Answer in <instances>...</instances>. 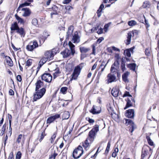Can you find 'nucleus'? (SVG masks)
Returning <instances> with one entry per match:
<instances>
[{"instance_id":"f257e3e1","label":"nucleus","mask_w":159,"mask_h":159,"mask_svg":"<svg viewBox=\"0 0 159 159\" xmlns=\"http://www.w3.org/2000/svg\"><path fill=\"white\" fill-rule=\"evenodd\" d=\"M99 126L96 125L94 127L90 130L88 134V139H89V141L91 143H92L95 138L96 136L97 133L99 131Z\"/></svg>"},{"instance_id":"f03ea898","label":"nucleus","mask_w":159,"mask_h":159,"mask_svg":"<svg viewBox=\"0 0 159 159\" xmlns=\"http://www.w3.org/2000/svg\"><path fill=\"white\" fill-rule=\"evenodd\" d=\"M35 92L34 93L33 100L34 101H36L37 100L39 99L42 97L45 94L46 90L44 88L39 89H35Z\"/></svg>"},{"instance_id":"7ed1b4c3","label":"nucleus","mask_w":159,"mask_h":159,"mask_svg":"<svg viewBox=\"0 0 159 159\" xmlns=\"http://www.w3.org/2000/svg\"><path fill=\"white\" fill-rule=\"evenodd\" d=\"M83 148L79 145L77 148L74 150L73 152V157L75 159L79 158L83 154Z\"/></svg>"},{"instance_id":"20e7f679","label":"nucleus","mask_w":159,"mask_h":159,"mask_svg":"<svg viewBox=\"0 0 159 159\" xmlns=\"http://www.w3.org/2000/svg\"><path fill=\"white\" fill-rule=\"evenodd\" d=\"M38 46L37 42L35 40H34L30 42L29 44L26 46V49L28 51H32Z\"/></svg>"},{"instance_id":"39448f33","label":"nucleus","mask_w":159,"mask_h":159,"mask_svg":"<svg viewBox=\"0 0 159 159\" xmlns=\"http://www.w3.org/2000/svg\"><path fill=\"white\" fill-rule=\"evenodd\" d=\"M81 68L79 66H77L75 68L73 72L71 75L72 77L71 80H75L77 79V77L80 75Z\"/></svg>"},{"instance_id":"423d86ee","label":"nucleus","mask_w":159,"mask_h":159,"mask_svg":"<svg viewBox=\"0 0 159 159\" xmlns=\"http://www.w3.org/2000/svg\"><path fill=\"white\" fill-rule=\"evenodd\" d=\"M52 79V75L49 73H44L41 76L42 80L48 83L51 82Z\"/></svg>"},{"instance_id":"0eeeda50","label":"nucleus","mask_w":159,"mask_h":159,"mask_svg":"<svg viewBox=\"0 0 159 159\" xmlns=\"http://www.w3.org/2000/svg\"><path fill=\"white\" fill-rule=\"evenodd\" d=\"M125 121V124L127 125H130V127L129 129L131 131V132L132 133L134 131V129L136 128V126L131 120L126 119Z\"/></svg>"},{"instance_id":"6e6552de","label":"nucleus","mask_w":159,"mask_h":159,"mask_svg":"<svg viewBox=\"0 0 159 159\" xmlns=\"http://www.w3.org/2000/svg\"><path fill=\"white\" fill-rule=\"evenodd\" d=\"M72 41L74 43H78L80 41V37L77 31L75 32L73 35Z\"/></svg>"},{"instance_id":"1a4fd4ad","label":"nucleus","mask_w":159,"mask_h":159,"mask_svg":"<svg viewBox=\"0 0 159 159\" xmlns=\"http://www.w3.org/2000/svg\"><path fill=\"white\" fill-rule=\"evenodd\" d=\"M101 108L99 106H95L93 105L92 109L90 110V112L93 114H99L101 111Z\"/></svg>"},{"instance_id":"9d476101","label":"nucleus","mask_w":159,"mask_h":159,"mask_svg":"<svg viewBox=\"0 0 159 159\" xmlns=\"http://www.w3.org/2000/svg\"><path fill=\"white\" fill-rule=\"evenodd\" d=\"M60 117V115L58 114H56L55 115L51 116L47 119L46 121L47 123L50 124L53 122L56 119L59 118Z\"/></svg>"},{"instance_id":"9b49d317","label":"nucleus","mask_w":159,"mask_h":159,"mask_svg":"<svg viewBox=\"0 0 159 159\" xmlns=\"http://www.w3.org/2000/svg\"><path fill=\"white\" fill-rule=\"evenodd\" d=\"M50 9V11H52L50 13L51 16L52 18L53 15H56L58 14V8L56 5H54Z\"/></svg>"},{"instance_id":"f8f14e48","label":"nucleus","mask_w":159,"mask_h":159,"mask_svg":"<svg viewBox=\"0 0 159 159\" xmlns=\"http://www.w3.org/2000/svg\"><path fill=\"white\" fill-rule=\"evenodd\" d=\"M125 115L129 118H133L134 116V111L133 109H129L126 111Z\"/></svg>"},{"instance_id":"ddd939ff","label":"nucleus","mask_w":159,"mask_h":159,"mask_svg":"<svg viewBox=\"0 0 159 159\" xmlns=\"http://www.w3.org/2000/svg\"><path fill=\"white\" fill-rule=\"evenodd\" d=\"M54 56V54L53 51H47L45 53V57L49 60L52 59Z\"/></svg>"},{"instance_id":"4468645a","label":"nucleus","mask_w":159,"mask_h":159,"mask_svg":"<svg viewBox=\"0 0 159 159\" xmlns=\"http://www.w3.org/2000/svg\"><path fill=\"white\" fill-rule=\"evenodd\" d=\"M121 93L119 91V89L116 87L113 88L111 90V94L115 97H116Z\"/></svg>"},{"instance_id":"2eb2a0df","label":"nucleus","mask_w":159,"mask_h":159,"mask_svg":"<svg viewBox=\"0 0 159 159\" xmlns=\"http://www.w3.org/2000/svg\"><path fill=\"white\" fill-rule=\"evenodd\" d=\"M107 77V82L108 83H111L116 80V77L114 74L109 73Z\"/></svg>"},{"instance_id":"dca6fc26","label":"nucleus","mask_w":159,"mask_h":159,"mask_svg":"<svg viewBox=\"0 0 159 159\" xmlns=\"http://www.w3.org/2000/svg\"><path fill=\"white\" fill-rule=\"evenodd\" d=\"M21 10L24 11L22 16L24 17L29 16L31 14V11L28 8H23Z\"/></svg>"},{"instance_id":"f3484780","label":"nucleus","mask_w":159,"mask_h":159,"mask_svg":"<svg viewBox=\"0 0 159 159\" xmlns=\"http://www.w3.org/2000/svg\"><path fill=\"white\" fill-rule=\"evenodd\" d=\"M80 50L81 53H86L89 52L90 50L89 48H87L85 47L80 46Z\"/></svg>"},{"instance_id":"a211bd4d","label":"nucleus","mask_w":159,"mask_h":159,"mask_svg":"<svg viewBox=\"0 0 159 159\" xmlns=\"http://www.w3.org/2000/svg\"><path fill=\"white\" fill-rule=\"evenodd\" d=\"M74 30V27L72 25H70L68 29V30L67 32L66 39H68L69 38L71 35L73 33Z\"/></svg>"},{"instance_id":"6ab92c4d","label":"nucleus","mask_w":159,"mask_h":159,"mask_svg":"<svg viewBox=\"0 0 159 159\" xmlns=\"http://www.w3.org/2000/svg\"><path fill=\"white\" fill-rule=\"evenodd\" d=\"M71 51L68 49H66L64 51L61 52L64 58L68 57L70 54Z\"/></svg>"},{"instance_id":"aec40b11","label":"nucleus","mask_w":159,"mask_h":159,"mask_svg":"<svg viewBox=\"0 0 159 159\" xmlns=\"http://www.w3.org/2000/svg\"><path fill=\"white\" fill-rule=\"evenodd\" d=\"M43 85V82L41 80H39L37 81L35 84L36 86L35 89L36 90L39 89Z\"/></svg>"},{"instance_id":"412c9836","label":"nucleus","mask_w":159,"mask_h":159,"mask_svg":"<svg viewBox=\"0 0 159 159\" xmlns=\"http://www.w3.org/2000/svg\"><path fill=\"white\" fill-rule=\"evenodd\" d=\"M19 26L16 22H14L13 24H12L10 28L11 30L12 31L11 33L13 32L12 31L17 30L19 29Z\"/></svg>"},{"instance_id":"4be33fe9","label":"nucleus","mask_w":159,"mask_h":159,"mask_svg":"<svg viewBox=\"0 0 159 159\" xmlns=\"http://www.w3.org/2000/svg\"><path fill=\"white\" fill-rule=\"evenodd\" d=\"M129 72L126 71L122 75L123 80L125 82H128L129 80L127 79V77L129 74Z\"/></svg>"},{"instance_id":"5701e85b","label":"nucleus","mask_w":159,"mask_h":159,"mask_svg":"<svg viewBox=\"0 0 159 159\" xmlns=\"http://www.w3.org/2000/svg\"><path fill=\"white\" fill-rule=\"evenodd\" d=\"M89 139H88V138H87L86 140L84 142V143H83V146L85 149H87L90 146V143H91L90 141L89 142Z\"/></svg>"},{"instance_id":"b1692460","label":"nucleus","mask_w":159,"mask_h":159,"mask_svg":"<svg viewBox=\"0 0 159 159\" xmlns=\"http://www.w3.org/2000/svg\"><path fill=\"white\" fill-rule=\"evenodd\" d=\"M133 36V34L130 31L128 32L127 34V39L126 40V44L129 45L130 44L131 37Z\"/></svg>"},{"instance_id":"393cba45","label":"nucleus","mask_w":159,"mask_h":159,"mask_svg":"<svg viewBox=\"0 0 159 159\" xmlns=\"http://www.w3.org/2000/svg\"><path fill=\"white\" fill-rule=\"evenodd\" d=\"M68 45L70 48L71 53L73 55L75 52L74 49L75 45L70 41L69 42Z\"/></svg>"},{"instance_id":"a878e982","label":"nucleus","mask_w":159,"mask_h":159,"mask_svg":"<svg viewBox=\"0 0 159 159\" xmlns=\"http://www.w3.org/2000/svg\"><path fill=\"white\" fill-rule=\"evenodd\" d=\"M16 31V32L18 34H20L21 36H24L25 34V33L24 30L23 28H19V29H18V30H17Z\"/></svg>"},{"instance_id":"bb28decb","label":"nucleus","mask_w":159,"mask_h":159,"mask_svg":"<svg viewBox=\"0 0 159 159\" xmlns=\"http://www.w3.org/2000/svg\"><path fill=\"white\" fill-rule=\"evenodd\" d=\"M120 59L119 56L118 55L117 56V58L116 60L114 62L113 64L111 66L115 67V68H118L119 67V60Z\"/></svg>"},{"instance_id":"cd10ccee","label":"nucleus","mask_w":159,"mask_h":159,"mask_svg":"<svg viewBox=\"0 0 159 159\" xmlns=\"http://www.w3.org/2000/svg\"><path fill=\"white\" fill-rule=\"evenodd\" d=\"M108 111L109 112V113L111 115V117L113 118L116 117L118 116L114 112H113V108L111 107H109V108H107Z\"/></svg>"},{"instance_id":"c85d7f7f","label":"nucleus","mask_w":159,"mask_h":159,"mask_svg":"<svg viewBox=\"0 0 159 159\" xmlns=\"http://www.w3.org/2000/svg\"><path fill=\"white\" fill-rule=\"evenodd\" d=\"M6 60L8 65L10 66H12L13 65V63L11 59L9 57L6 56Z\"/></svg>"},{"instance_id":"c756f323","label":"nucleus","mask_w":159,"mask_h":159,"mask_svg":"<svg viewBox=\"0 0 159 159\" xmlns=\"http://www.w3.org/2000/svg\"><path fill=\"white\" fill-rule=\"evenodd\" d=\"M48 60V59L45 57H43L40 60L39 63V65L40 67L44 64Z\"/></svg>"},{"instance_id":"7c9ffc66","label":"nucleus","mask_w":159,"mask_h":159,"mask_svg":"<svg viewBox=\"0 0 159 159\" xmlns=\"http://www.w3.org/2000/svg\"><path fill=\"white\" fill-rule=\"evenodd\" d=\"M15 16L16 19L18 21V23H20V24H24V21L22 18L16 14L15 15Z\"/></svg>"},{"instance_id":"2f4dec72","label":"nucleus","mask_w":159,"mask_h":159,"mask_svg":"<svg viewBox=\"0 0 159 159\" xmlns=\"http://www.w3.org/2000/svg\"><path fill=\"white\" fill-rule=\"evenodd\" d=\"M150 6V3L149 1H145L143 3L142 7L143 8H149Z\"/></svg>"},{"instance_id":"473e14b6","label":"nucleus","mask_w":159,"mask_h":159,"mask_svg":"<svg viewBox=\"0 0 159 159\" xmlns=\"http://www.w3.org/2000/svg\"><path fill=\"white\" fill-rule=\"evenodd\" d=\"M136 64L135 63H131L128 65V67L134 71H135Z\"/></svg>"},{"instance_id":"72a5a7b5","label":"nucleus","mask_w":159,"mask_h":159,"mask_svg":"<svg viewBox=\"0 0 159 159\" xmlns=\"http://www.w3.org/2000/svg\"><path fill=\"white\" fill-rule=\"evenodd\" d=\"M117 68H115V67L111 66L110 70L111 72L110 73L115 75L117 73L118 75V73L117 71Z\"/></svg>"},{"instance_id":"f704fd0d","label":"nucleus","mask_w":159,"mask_h":159,"mask_svg":"<svg viewBox=\"0 0 159 159\" xmlns=\"http://www.w3.org/2000/svg\"><path fill=\"white\" fill-rule=\"evenodd\" d=\"M69 113L68 111H65L64 112L62 115V118L63 119H67L69 117Z\"/></svg>"},{"instance_id":"c9c22d12","label":"nucleus","mask_w":159,"mask_h":159,"mask_svg":"<svg viewBox=\"0 0 159 159\" xmlns=\"http://www.w3.org/2000/svg\"><path fill=\"white\" fill-rule=\"evenodd\" d=\"M137 22L134 20L129 21L128 22V25L130 26H133L137 25Z\"/></svg>"},{"instance_id":"e433bc0d","label":"nucleus","mask_w":159,"mask_h":159,"mask_svg":"<svg viewBox=\"0 0 159 159\" xmlns=\"http://www.w3.org/2000/svg\"><path fill=\"white\" fill-rule=\"evenodd\" d=\"M146 138L148 144L150 146H153L154 145V143L153 141L151 139L150 137L149 136H147Z\"/></svg>"},{"instance_id":"4c0bfd02","label":"nucleus","mask_w":159,"mask_h":159,"mask_svg":"<svg viewBox=\"0 0 159 159\" xmlns=\"http://www.w3.org/2000/svg\"><path fill=\"white\" fill-rule=\"evenodd\" d=\"M30 4V3H28L27 2H25V3L20 4L17 9V11H18L19 10L20 8L23 7L25 6H29Z\"/></svg>"},{"instance_id":"58836bf2","label":"nucleus","mask_w":159,"mask_h":159,"mask_svg":"<svg viewBox=\"0 0 159 159\" xmlns=\"http://www.w3.org/2000/svg\"><path fill=\"white\" fill-rule=\"evenodd\" d=\"M131 106H132V104L131 101L129 99H128L127 103L124 109H125Z\"/></svg>"},{"instance_id":"ea45409f","label":"nucleus","mask_w":159,"mask_h":159,"mask_svg":"<svg viewBox=\"0 0 159 159\" xmlns=\"http://www.w3.org/2000/svg\"><path fill=\"white\" fill-rule=\"evenodd\" d=\"M56 134L57 133L56 132H55L51 138L50 139V143H53L54 140L56 137Z\"/></svg>"},{"instance_id":"a19ab883","label":"nucleus","mask_w":159,"mask_h":159,"mask_svg":"<svg viewBox=\"0 0 159 159\" xmlns=\"http://www.w3.org/2000/svg\"><path fill=\"white\" fill-rule=\"evenodd\" d=\"M124 54L128 57L131 56L130 51L129 49H127L124 51Z\"/></svg>"},{"instance_id":"79ce46f5","label":"nucleus","mask_w":159,"mask_h":159,"mask_svg":"<svg viewBox=\"0 0 159 159\" xmlns=\"http://www.w3.org/2000/svg\"><path fill=\"white\" fill-rule=\"evenodd\" d=\"M12 129L11 127V124H9L8 131L7 134L8 136H10L12 134Z\"/></svg>"},{"instance_id":"37998d69","label":"nucleus","mask_w":159,"mask_h":159,"mask_svg":"<svg viewBox=\"0 0 159 159\" xmlns=\"http://www.w3.org/2000/svg\"><path fill=\"white\" fill-rule=\"evenodd\" d=\"M111 146V143L110 142H108L107 144V146L105 150V153H108L109 151L110 148Z\"/></svg>"},{"instance_id":"c03bdc74","label":"nucleus","mask_w":159,"mask_h":159,"mask_svg":"<svg viewBox=\"0 0 159 159\" xmlns=\"http://www.w3.org/2000/svg\"><path fill=\"white\" fill-rule=\"evenodd\" d=\"M22 137V135L21 134H19L16 140V142L18 143H19L21 141Z\"/></svg>"},{"instance_id":"a18cd8bd","label":"nucleus","mask_w":159,"mask_h":159,"mask_svg":"<svg viewBox=\"0 0 159 159\" xmlns=\"http://www.w3.org/2000/svg\"><path fill=\"white\" fill-rule=\"evenodd\" d=\"M32 24L34 26H36L38 25V20L36 18H34L32 20Z\"/></svg>"},{"instance_id":"49530a36","label":"nucleus","mask_w":159,"mask_h":159,"mask_svg":"<svg viewBox=\"0 0 159 159\" xmlns=\"http://www.w3.org/2000/svg\"><path fill=\"white\" fill-rule=\"evenodd\" d=\"M44 131L40 135V136H39V141L40 142H41L42 140L43 139L44 137Z\"/></svg>"},{"instance_id":"de8ad7c7","label":"nucleus","mask_w":159,"mask_h":159,"mask_svg":"<svg viewBox=\"0 0 159 159\" xmlns=\"http://www.w3.org/2000/svg\"><path fill=\"white\" fill-rule=\"evenodd\" d=\"M60 73L59 70L56 71L53 74V78L55 79L57 76L59 75V74Z\"/></svg>"},{"instance_id":"09e8293b","label":"nucleus","mask_w":159,"mask_h":159,"mask_svg":"<svg viewBox=\"0 0 159 159\" xmlns=\"http://www.w3.org/2000/svg\"><path fill=\"white\" fill-rule=\"evenodd\" d=\"M57 155V154L56 153L55 151H54V153L51 155V156L49 157V159H55Z\"/></svg>"},{"instance_id":"8fccbe9b","label":"nucleus","mask_w":159,"mask_h":159,"mask_svg":"<svg viewBox=\"0 0 159 159\" xmlns=\"http://www.w3.org/2000/svg\"><path fill=\"white\" fill-rule=\"evenodd\" d=\"M133 34V37L134 36V35H137L138 34V31L137 30H134L130 31Z\"/></svg>"},{"instance_id":"3c124183","label":"nucleus","mask_w":159,"mask_h":159,"mask_svg":"<svg viewBox=\"0 0 159 159\" xmlns=\"http://www.w3.org/2000/svg\"><path fill=\"white\" fill-rule=\"evenodd\" d=\"M67 88L66 87H63L61 88L60 89V91L63 94L65 93V92L66 91Z\"/></svg>"},{"instance_id":"603ef678","label":"nucleus","mask_w":159,"mask_h":159,"mask_svg":"<svg viewBox=\"0 0 159 159\" xmlns=\"http://www.w3.org/2000/svg\"><path fill=\"white\" fill-rule=\"evenodd\" d=\"M32 60L31 59H29L27 60L26 61V65L27 66H31L32 63Z\"/></svg>"},{"instance_id":"864d4df0","label":"nucleus","mask_w":159,"mask_h":159,"mask_svg":"<svg viewBox=\"0 0 159 159\" xmlns=\"http://www.w3.org/2000/svg\"><path fill=\"white\" fill-rule=\"evenodd\" d=\"M21 154L20 152H18L16 156V159H20L21 157Z\"/></svg>"},{"instance_id":"5fc2aeb1","label":"nucleus","mask_w":159,"mask_h":159,"mask_svg":"<svg viewBox=\"0 0 159 159\" xmlns=\"http://www.w3.org/2000/svg\"><path fill=\"white\" fill-rule=\"evenodd\" d=\"M121 69L123 71H124L126 70L125 64L123 62H122L121 64Z\"/></svg>"},{"instance_id":"6e6d98bb","label":"nucleus","mask_w":159,"mask_h":159,"mask_svg":"<svg viewBox=\"0 0 159 159\" xmlns=\"http://www.w3.org/2000/svg\"><path fill=\"white\" fill-rule=\"evenodd\" d=\"M126 96L132 97V96L129 94V92L127 91H126L123 96V98Z\"/></svg>"},{"instance_id":"4d7b16f0","label":"nucleus","mask_w":159,"mask_h":159,"mask_svg":"<svg viewBox=\"0 0 159 159\" xmlns=\"http://www.w3.org/2000/svg\"><path fill=\"white\" fill-rule=\"evenodd\" d=\"M110 25V24L108 23L105 25L104 26V30L105 32H107V31L109 27V26Z\"/></svg>"},{"instance_id":"13d9d810","label":"nucleus","mask_w":159,"mask_h":159,"mask_svg":"<svg viewBox=\"0 0 159 159\" xmlns=\"http://www.w3.org/2000/svg\"><path fill=\"white\" fill-rule=\"evenodd\" d=\"M86 120H88L89 122L90 123H93L94 122V120L91 119L90 118H86Z\"/></svg>"},{"instance_id":"bf43d9fd","label":"nucleus","mask_w":159,"mask_h":159,"mask_svg":"<svg viewBox=\"0 0 159 159\" xmlns=\"http://www.w3.org/2000/svg\"><path fill=\"white\" fill-rule=\"evenodd\" d=\"M92 47L93 52H92V53H91V54H93L94 55H95V53H96V52H95V51H96L95 46L94 45H93L92 46Z\"/></svg>"},{"instance_id":"052dcab7","label":"nucleus","mask_w":159,"mask_h":159,"mask_svg":"<svg viewBox=\"0 0 159 159\" xmlns=\"http://www.w3.org/2000/svg\"><path fill=\"white\" fill-rule=\"evenodd\" d=\"M8 118L9 121V124H11V118L12 116L10 114H8Z\"/></svg>"},{"instance_id":"680f3d73","label":"nucleus","mask_w":159,"mask_h":159,"mask_svg":"<svg viewBox=\"0 0 159 159\" xmlns=\"http://www.w3.org/2000/svg\"><path fill=\"white\" fill-rule=\"evenodd\" d=\"M104 7V5L103 4H101V5L100 6V7H99V9L98 10V12L99 11H100V12H102Z\"/></svg>"},{"instance_id":"e2e57ef3","label":"nucleus","mask_w":159,"mask_h":159,"mask_svg":"<svg viewBox=\"0 0 159 159\" xmlns=\"http://www.w3.org/2000/svg\"><path fill=\"white\" fill-rule=\"evenodd\" d=\"M104 39L103 37H101L99 38L98 39H97V41L98 43H100L101 42L104 40Z\"/></svg>"},{"instance_id":"0e129e2a","label":"nucleus","mask_w":159,"mask_h":159,"mask_svg":"<svg viewBox=\"0 0 159 159\" xmlns=\"http://www.w3.org/2000/svg\"><path fill=\"white\" fill-rule=\"evenodd\" d=\"M16 79L18 81L20 82L22 80V78L20 75H18L16 77Z\"/></svg>"},{"instance_id":"69168bd1","label":"nucleus","mask_w":159,"mask_h":159,"mask_svg":"<svg viewBox=\"0 0 159 159\" xmlns=\"http://www.w3.org/2000/svg\"><path fill=\"white\" fill-rule=\"evenodd\" d=\"M103 29L102 28H100L99 29L98 31H97V33L98 34H101L103 33Z\"/></svg>"},{"instance_id":"338daca9","label":"nucleus","mask_w":159,"mask_h":159,"mask_svg":"<svg viewBox=\"0 0 159 159\" xmlns=\"http://www.w3.org/2000/svg\"><path fill=\"white\" fill-rule=\"evenodd\" d=\"M8 159H14L13 154V152H11L10 153Z\"/></svg>"},{"instance_id":"774afa93","label":"nucleus","mask_w":159,"mask_h":159,"mask_svg":"<svg viewBox=\"0 0 159 159\" xmlns=\"http://www.w3.org/2000/svg\"><path fill=\"white\" fill-rule=\"evenodd\" d=\"M80 56L81 59L82 60L84 58L86 57L87 56L86 54H84V53H81Z\"/></svg>"}]
</instances>
